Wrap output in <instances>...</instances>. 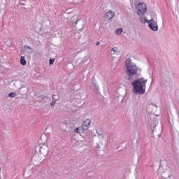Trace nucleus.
<instances>
[{
    "label": "nucleus",
    "instance_id": "f03ea898",
    "mask_svg": "<svg viewBox=\"0 0 179 179\" xmlns=\"http://www.w3.org/2000/svg\"><path fill=\"white\" fill-rule=\"evenodd\" d=\"M146 83H148V79L143 78H139L133 81L131 83L133 93H135V94H145Z\"/></svg>",
    "mask_w": 179,
    "mask_h": 179
},
{
    "label": "nucleus",
    "instance_id": "412c9836",
    "mask_svg": "<svg viewBox=\"0 0 179 179\" xmlns=\"http://www.w3.org/2000/svg\"><path fill=\"white\" fill-rule=\"evenodd\" d=\"M78 22H79V20H77L76 22H74L73 26H76L78 24Z\"/></svg>",
    "mask_w": 179,
    "mask_h": 179
},
{
    "label": "nucleus",
    "instance_id": "6e6552de",
    "mask_svg": "<svg viewBox=\"0 0 179 179\" xmlns=\"http://www.w3.org/2000/svg\"><path fill=\"white\" fill-rule=\"evenodd\" d=\"M92 86L94 87L95 90L96 92H99V85L96 83V79L92 78Z\"/></svg>",
    "mask_w": 179,
    "mask_h": 179
},
{
    "label": "nucleus",
    "instance_id": "f3484780",
    "mask_svg": "<svg viewBox=\"0 0 179 179\" xmlns=\"http://www.w3.org/2000/svg\"><path fill=\"white\" fill-rule=\"evenodd\" d=\"M17 94L16 92H10L8 94V97H16Z\"/></svg>",
    "mask_w": 179,
    "mask_h": 179
},
{
    "label": "nucleus",
    "instance_id": "c85d7f7f",
    "mask_svg": "<svg viewBox=\"0 0 179 179\" xmlns=\"http://www.w3.org/2000/svg\"><path fill=\"white\" fill-rule=\"evenodd\" d=\"M0 171H1V168H0Z\"/></svg>",
    "mask_w": 179,
    "mask_h": 179
},
{
    "label": "nucleus",
    "instance_id": "ddd939ff",
    "mask_svg": "<svg viewBox=\"0 0 179 179\" xmlns=\"http://www.w3.org/2000/svg\"><path fill=\"white\" fill-rule=\"evenodd\" d=\"M35 150L37 152L38 151L39 153H41L43 155V147H41L40 145H38L35 148Z\"/></svg>",
    "mask_w": 179,
    "mask_h": 179
},
{
    "label": "nucleus",
    "instance_id": "7ed1b4c3",
    "mask_svg": "<svg viewBox=\"0 0 179 179\" xmlns=\"http://www.w3.org/2000/svg\"><path fill=\"white\" fill-rule=\"evenodd\" d=\"M136 9L137 15L141 17L144 16L145 13L148 12V6L145 3H139L136 6Z\"/></svg>",
    "mask_w": 179,
    "mask_h": 179
},
{
    "label": "nucleus",
    "instance_id": "4468645a",
    "mask_svg": "<svg viewBox=\"0 0 179 179\" xmlns=\"http://www.w3.org/2000/svg\"><path fill=\"white\" fill-rule=\"evenodd\" d=\"M57 101H58V99H55V98L54 97V95H53L52 96V101L50 103V106L54 107V106H55V103H57Z\"/></svg>",
    "mask_w": 179,
    "mask_h": 179
},
{
    "label": "nucleus",
    "instance_id": "f8f14e48",
    "mask_svg": "<svg viewBox=\"0 0 179 179\" xmlns=\"http://www.w3.org/2000/svg\"><path fill=\"white\" fill-rule=\"evenodd\" d=\"M122 31H124V29L122 28H118L115 30V34H117V36H120V34H121Z\"/></svg>",
    "mask_w": 179,
    "mask_h": 179
},
{
    "label": "nucleus",
    "instance_id": "423d86ee",
    "mask_svg": "<svg viewBox=\"0 0 179 179\" xmlns=\"http://www.w3.org/2000/svg\"><path fill=\"white\" fill-rule=\"evenodd\" d=\"M90 125V120L89 119L85 120L83 122V124L81 126V128L85 130L88 129Z\"/></svg>",
    "mask_w": 179,
    "mask_h": 179
},
{
    "label": "nucleus",
    "instance_id": "2eb2a0df",
    "mask_svg": "<svg viewBox=\"0 0 179 179\" xmlns=\"http://www.w3.org/2000/svg\"><path fill=\"white\" fill-rule=\"evenodd\" d=\"M140 22H141V23H149V20L146 19V17H141L140 18Z\"/></svg>",
    "mask_w": 179,
    "mask_h": 179
},
{
    "label": "nucleus",
    "instance_id": "a878e982",
    "mask_svg": "<svg viewBox=\"0 0 179 179\" xmlns=\"http://www.w3.org/2000/svg\"><path fill=\"white\" fill-rule=\"evenodd\" d=\"M21 5H23V6H24L25 4L22 3H21Z\"/></svg>",
    "mask_w": 179,
    "mask_h": 179
},
{
    "label": "nucleus",
    "instance_id": "9d476101",
    "mask_svg": "<svg viewBox=\"0 0 179 179\" xmlns=\"http://www.w3.org/2000/svg\"><path fill=\"white\" fill-rule=\"evenodd\" d=\"M96 134L97 135H99V136H101L102 139H104V135H103V130H101V129L99 128L96 129Z\"/></svg>",
    "mask_w": 179,
    "mask_h": 179
},
{
    "label": "nucleus",
    "instance_id": "aec40b11",
    "mask_svg": "<svg viewBox=\"0 0 179 179\" xmlns=\"http://www.w3.org/2000/svg\"><path fill=\"white\" fill-rule=\"evenodd\" d=\"M162 169H163V165L162 164V161L160 162L158 171H162Z\"/></svg>",
    "mask_w": 179,
    "mask_h": 179
},
{
    "label": "nucleus",
    "instance_id": "6ab92c4d",
    "mask_svg": "<svg viewBox=\"0 0 179 179\" xmlns=\"http://www.w3.org/2000/svg\"><path fill=\"white\" fill-rule=\"evenodd\" d=\"M55 61V59H50V60H49V64H50V65H54Z\"/></svg>",
    "mask_w": 179,
    "mask_h": 179
},
{
    "label": "nucleus",
    "instance_id": "dca6fc26",
    "mask_svg": "<svg viewBox=\"0 0 179 179\" xmlns=\"http://www.w3.org/2000/svg\"><path fill=\"white\" fill-rule=\"evenodd\" d=\"M117 50H118V48H112L111 51H113V52H115V53H113V55L114 54H121V52L117 51Z\"/></svg>",
    "mask_w": 179,
    "mask_h": 179
},
{
    "label": "nucleus",
    "instance_id": "39448f33",
    "mask_svg": "<svg viewBox=\"0 0 179 179\" xmlns=\"http://www.w3.org/2000/svg\"><path fill=\"white\" fill-rule=\"evenodd\" d=\"M23 50L24 51L27 53V54H33V52L34 51V50L33 49V48L29 46V45H24L23 46Z\"/></svg>",
    "mask_w": 179,
    "mask_h": 179
},
{
    "label": "nucleus",
    "instance_id": "5701e85b",
    "mask_svg": "<svg viewBox=\"0 0 179 179\" xmlns=\"http://www.w3.org/2000/svg\"><path fill=\"white\" fill-rule=\"evenodd\" d=\"M96 45H100V42L99 41L96 42Z\"/></svg>",
    "mask_w": 179,
    "mask_h": 179
},
{
    "label": "nucleus",
    "instance_id": "0eeeda50",
    "mask_svg": "<svg viewBox=\"0 0 179 179\" xmlns=\"http://www.w3.org/2000/svg\"><path fill=\"white\" fill-rule=\"evenodd\" d=\"M115 15V14L113 11L110 10L105 13V19H108V20H111V19L114 17Z\"/></svg>",
    "mask_w": 179,
    "mask_h": 179
},
{
    "label": "nucleus",
    "instance_id": "20e7f679",
    "mask_svg": "<svg viewBox=\"0 0 179 179\" xmlns=\"http://www.w3.org/2000/svg\"><path fill=\"white\" fill-rule=\"evenodd\" d=\"M148 27L152 31H157V30H159V26H157V23H156L153 19L148 21Z\"/></svg>",
    "mask_w": 179,
    "mask_h": 179
},
{
    "label": "nucleus",
    "instance_id": "cd10ccee",
    "mask_svg": "<svg viewBox=\"0 0 179 179\" xmlns=\"http://www.w3.org/2000/svg\"><path fill=\"white\" fill-rule=\"evenodd\" d=\"M120 57H121V54H120Z\"/></svg>",
    "mask_w": 179,
    "mask_h": 179
},
{
    "label": "nucleus",
    "instance_id": "b1692460",
    "mask_svg": "<svg viewBox=\"0 0 179 179\" xmlns=\"http://www.w3.org/2000/svg\"><path fill=\"white\" fill-rule=\"evenodd\" d=\"M41 97H42V99H45V97H47V96L45 95H43V96H41Z\"/></svg>",
    "mask_w": 179,
    "mask_h": 179
},
{
    "label": "nucleus",
    "instance_id": "f257e3e1",
    "mask_svg": "<svg viewBox=\"0 0 179 179\" xmlns=\"http://www.w3.org/2000/svg\"><path fill=\"white\" fill-rule=\"evenodd\" d=\"M125 65L127 69V80L132 82L133 80H135V78H134L135 76L136 78H139V76H141L142 69H139L136 64L132 63V59L128 58L125 62Z\"/></svg>",
    "mask_w": 179,
    "mask_h": 179
},
{
    "label": "nucleus",
    "instance_id": "bb28decb",
    "mask_svg": "<svg viewBox=\"0 0 179 179\" xmlns=\"http://www.w3.org/2000/svg\"><path fill=\"white\" fill-rule=\"evenodd\" d=\"M164 162H165V163H167V162H166V160H164Z\"/></svg>",
    "mask_w": 179,
    "mask_h": 179
},
{
    "label": "nucleus",
    "instance_id": "4be33fe9",
    "mask_svg": "<svg viewBox=\"0 0 179 179\" xmlns=\"http://www.w3.org/2000/svg\"><path fill=\"white\" fill-rule=\"evenodd\" d=\"M96 149H100V145H99V143H96Z\"/></svg>",
    "mask_w": 179,
    "mask_h": 179
},
{
    "label": "nucleus",
    "instance_id": "a211bd4d",
    "mask_svg": "<svg viewBox=\"0 0 179 179\" xmlns=\"http://www.w3.org/2000/svg\"><path fill=\"white\" fill-rule=\"evenodd\" d=\"M73 2L75 5H78V3H80V2H82V0H73Z\"/></svg>",
    "mask_w": 179,
    "mask_h": 179
},
{
    "label": "nucleus",
    "instance_id": "9b49d317",
    "mask_svg": "<svg viewBox=\"0 0 179 179\" xmlns=\"http://www.w3.org/2000/svg\"><path fill=\"white\" fill-rule=\"evenodd\" d=\"M80 131H81V132H84L85 131V130L82 128V127H76L74 130H73V132H74V134H80Z\"/></svg>",
    "mask_w": 179,
    "mask_h": 179
},
{
    "label": "nucleus",
    "instance_id": "1a4fd4ad",
    "mask_svg": "<svg viewBox=\"0 0 179 179\" xmlns=\"http://www.w3.org/2000/svg\"><path fill=\"white\" fill-rule=\"evenodd\" d=\"M20 64L21 65H22V66H25L26 64H27V62L26 61L24 56H21Z\"/></svg>",
    "mask_w": 179,
    "mask_h": 179
},
{
    "label": "nucleus",
    "instance_id": "393cba45",
    "mask_svg": "<svg viewBox=\"0 0 179 179\" xmlns=\"http://www.w3.org/2000/svg\"><path fill=\"white\" fill-rule=\"evenodd\" d=\"M79 131L80 132V134H82L83 132H82V130H79Z\"/></svg>",
    "mask_w": 179,
    "mask_h": 179
}]
</instances>
